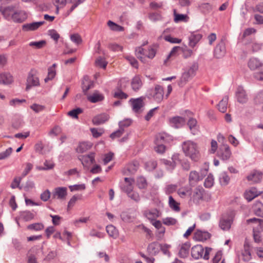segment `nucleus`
<instances>
[{"mask_svg":"<svg viewBox=\"0 0 263 263\" xmlns=\"http://www.w3.org/2000/svg\"><path fill=\"white\" fill-rule=\"evenodd\" d=\"M67 3L66 0H54L53 4L56 7L55 13L59 14V10L64 8Z\"/></svg>","mask_w":263,"mask_h":263,"instance_id":"46","label":"nucleus"},{"mask_svg":"<svg viewBox=\"0 0 263 263\" xmlns=\"http://www.w3.org/2000/svg\"><path fill=\"white\" fill-rule=\"evenodd\" d=\"M155 150L158 153L162 154L165 151V146L163 143H155Z\"/></svg>","mask_w":263,"mask_h":263,"instance_id":"62","label":"nucleus"},{"mask_svg":"<svg viewBox=\"0 0 263 263\" xmlns=\"http://www.w3.org/2000/svg\"><path fill=\"white\" fill-rule=\"evenodd\" d=\"M129 102L132 105L133 110L135 112H138L144 105L143 99L142 98L131 99L129 100Z\"/></svg>","mask_w":263,"mask_h":263,"instance_id":"15","label":"nucleus"},{"mask_svg":"<svg viewBox=\"0 0 263 263\" xmlns=\"http://www.w3.org/2000/svg\"><path fill=\"white\" fill-rule=\"evenodd\" d=\"M190 248V244L189 242H185L179 246V255L180 257L185 258L189 255Z\"/></svg>","mask_w":263,"mask_h":263,"instance_id":"20","label":"nucleus"},{"mask_svg":"<svg viewBox=\"0 0 263 263\" xmlns=\"http://www.w3.org/2000/svg\"><path fill=\"white\" fill-rule=\"evenodd\" d=\"M159 244L157 242H153L149 244L147 247L148 251L152 254H156L158 252Z\"/></svg>","mask_w":263,"mask_h":263,"instance_id":"49","label":"nucleus"},{"mask_svg":"<svg viewBox=\"0 0 263 263\" xmlns=\"http://www.w3.org/2000/svg\"><path fill=\"white\" fill-rule=\"evenodd\" d=\"M109 119L108 115L105 114L98 115L95 116L92 119V123L93 124L98 125L103 124L107 121Z\"/></svg>","mask_w":263,"mask_h":263,"instance_id":"24","label":"nucleus"},{"mask_svg":"<svg viewBox=\"0 0 263 263\" xmlns=\"http://www.w3.org/2000/svg\"><path fill=\"white\" fill-rule=\"evenodd\" d=\"M252 208L254 213L256 216L263 218V204L259 201H256Z\"/></svg>","mask_w":263,"mask_h":263,"instance_id":"30","label":"nucleus"},{"mask_svg":"<svg viewBox=\"0 0 263 263\" xmlns=\"http://www.w3.org/2000/svg\"><path fill=\"white\" fill-rule=\"evenodd\" d=\"M181 49L182 52L183 57L184 58L191 57L193 54V50L186 47L185 48H181Z\"/></svg>","mask_w":263,"mask_h":263,"instance_id":"60","label":"nucleus"},{"mask_svg":"<svg viewBox=\"0 0 263 263\" xmlns=\"http://www.w3.org/2000/svg\"><path fill=\"white\" fill-rule=\"evenodd\" d=\"M168 136L166 134H159L157 135L155 143H165L167 140Z\"/></svg>","mask_w":263,"mask_h":263,"instance_id":"51","label":"nucleus"},{"mask_svg":"<svg viewBox=\"0 0 263 263\" xmlns=\"http://www.w3.org/2000/svg\"><path fill=\"white\" fill-rule=\"evenodd\" d=\"M192 78L186 71H185L182 74L179 84L182 85L185 84L189 80Z\"/></svg>","mask_w":263,"mask_h":263,"instance_id":"53","label":"nucleus"},{"mask_svg":"<svg viewBox=\"0 0 263 263\" xmlns=\"http://www.w3.org/2000/svg\"><path fill=\"white\" fill-rule=\"evenodd\" d=\"M139 166V163L137 161H134L133 162L129 163L126 167L125 169L129 174L135 173Z\"/></svg>","mask_w":263,"mask_h":263,"instance_id":"39","label":"nucleus"},{"mask_svg":"<svg viewBox=\"0 0 263 263\" xmlns=\"http://www.w3.org/2000/svg\"><path fill=\"white\" fill-rule=\"evenodd\" d=\"M95 153H90L88 155H82L79 157L84 167H89L95 162Z\"/></svg>","mask_w":263,"mask_h":263,"instance_id":"5","label":"nucleus"},{"mask_svg":"<svg viewBox=\"0 0 263 263\" xmlns=\"http://www.w3.org/2000/svg\"><path fill=\"white\" fill-rule=\"evenodd\" d=\"M67 195V188L65 187H59L54 189L53 193V197L59 199H65Z\"/></svg>","mask_w":263,"mask_h":263,"instance_id":"12","label":"nucleus"},{"mask_svg":"<svg viewBox=\"0 0 263 263\" xmlns=\"http://www.w3.org/2000/svg\"><path fill=\"white\" fill-rule=\"evenodd\" d=\"M211 237V235L207 232H202L201 231H197L194 235L195 239L198 241H204L209 239Z\"/></svg>","mask_w":263,"mask_h":263,"instance_id":"31","label":"nucleus"},{"mask_svg":"<svg viewBox=\"0 0 263 263\" xmlns=\"http://www.w3.org/2000/svg\"><path fill=\"white\" fill-rule=\"evenodd\" d=\"M205 195L204 190L202 188L196 187L193 192V200L196 203H199L200 201L204 199Z\"/></svg>","mask_w":263,"mask_h":263,"instance_id":"7","label":"nucleus"},{"mask_svg":"<svg viewBox=\"0 0 263 263\" xmlns=\"http://www.w3.org/2000/svg\"><path fill=\"white\" fill-rule=\"evenodd\" d=\"M0 11L4 17L8 20L12 19V15L14 13L13 8L10 7L3 8L1 6L0 7Z\"/></svg>","mask_w":263,"mask_h":263,"instance_id":"28","label":"nucleus"},{"mask_svg":"<svg viewBox=\"0 0 263 263\" xmlns=\"http://www.w3.org/2000/svg\"><path fill=\"white\" fill-rule=\"evenodd\" d=\"M203 252V249L200 245L195 246L192 248V256L196 259H198L199 258L201 257Z\"/></svg>","mask_w":263,"mask_h":263,"instance_id":"27","label":"nucleus"},{"mask_svg":"<svg viewBox=\"0 0 263 263\" xmlns=\"http://www.w3.org/2000/svg\"><path fill=\"white\" fill-rule=\"evenodd\" d=\"M232 221V219H225L222 218L220 221L219 226L223 230H228L231 227Z\"/></svg>","mask_w":263,"mask_h":263,"instance_id":"44","label":"nucleus"},{"mask_svg":"<svg viewBox=\"0 0 263 263\" xmlns=\"http://www.w3.org/2000/svg\"><path fill=\"white\" fill-rule=\"evenodd\" d=\"M127 194L130 199L136 202H138L140 199L139 194L137 192L133 191V190L132 191H130L129 192L127 193Z\"/></svg>","mask_w":263,"mask_h":263,"instance_id":"61","label":"nucleus"},{"mask_svg":"<svg viewBox=\"0 0 263 263\" xmlns=\"http://www.w3.org/2000/svg\"><path fill=\"white\" fill-rule=\"evenodd\" d=\"M144 215L147 219L153 221L159 217L160 212L157 209H154L145 211Z\"/></svg>","mask_w":263,"mask_h":263,"instance_id":"21","label":"nucleus"},{"mask_svg":"<svg viewBox=\"0 0 263 263\" xmlns=\"http://www.w3.org/2000/svg\"><path fill=\"white\" fill-rule=\"evenodd\" d=\"M177 193L182 198H189L192 194V188L189 186L181 187L178 189Z\"/></svg>","mask_w":263,"mask_h":263,"instance_id":"14","label":"nucleus"},{"mask_svg":"<svg viewBox=\"0 0 263 263\" xmlns=\"http://www.w3.org/2000/svg\"><path fill=\"white\" fill-rule=\"evenodd\" d=\"M158 46L156 44L150 46L145 52V57L153 59L156 55Z\"/></svg>","mask_w":263,"mask_h":263,"instance_id":"35","label":"nucleus"},{"mask_svg":"<svg viewBox=\"0 0 263 263\" xmlns=\"http://www.w3.org/2000/svg\"><path fill=\"white\" fill-rule=\"evenodd\" d=\"M200 33H192L189 37V45L191 48H194L202 38Z\"/></svg>","mask_w":263,"mask_h":263,"instance_id":"13","label":"nucleus"},{"mask_svg":"<svg viewBox=\"0 0 263 263\" xmlns=\"http://www.w3.org/2000/svg\"><path fill=\"white\" fill-rule=\"evenodd\" d=\"M262 176V174L261 172L254 171L247 176V179L249 181H251L254 183H257L261 181Z\"/></svg>","mask_w":263,"mask_h":263,"instance_id":"17","label":"nucleus"},{"mask_svg":"<svg viewBox=\"0 0 263 263\" xmlns=\"http://www.w3.org/2000/svg\"><path fill=\"white\" fill-rule=\"evenodd\" d=\"M34 216L35 214L30 211H23L20 213V219L28 221L33 219Z\"/></svg>","mask_w":263,"mask_h":263,"instance_id":"40","label":"nucleus"},{"mask_svg":"<svg viewBox=\"0 0 263 263\" xmlns=\"http://www.w3.org/2000/svg\"><path fill=\"white\" fill-rule=\"evenodd\" d=\"M95 65L97 67L105 69L107 65V62L104 58L100 57L96 59L95 61Z\"/></svg>","mask_w":263,"mask_h":263,"instance_id":"55","label":"nucleus"},{"mask_svg":"<svg viewBox=\"0 0 263 263\" xmlns=\"http://www.w3.org/2000/svg\"><path fill=\"white\" fill-rule=\"evenodd\" d=\"M214 184V178L212 175H209L204 181V186L206 187L210 188Z\"/></svg>","mask_w":263,"mask_h":263,"instance_id":"64","label":"nucleus"},{"mask_svg":"<svg viewBox=\"0 0 263 263\" xmlns=\"http://www.w3.org/2000/svg\"><path fill=\"white\" fill-rule=\"evenodd\" d=\"M142 85V83L141 81V79L139 76H135L132 80L131 82V86L132 89L137 91L141 87Z\"/></svg>","mask_w":263,"mask_h":263,"instance_id":"32","label":"nucleus"},{"mask_svg":"<svg viewBox=\"0 0 263 263\" xmlns=\"http://www.w3.org/2000/svg\"><path fill=\"white\" fill-rule=\"evenodd\" d=\"M226 52L224 43L221 41L216 46L214 50V56L217 58L223 57Z\"/></svg>","mask_w":263,"mask_h":263,"instance_id":"9","label":"nucleus"},{"mask_svg":"<svg viewBox=\"0 0 263 263\" xmlns=\"http://www.w3.org/2000/svg\"><path fill=\"white\" fill-rule=\"evenodd\" d=\"M246 222L248 224L253 223L255 224H257V227H255V230L258 232H263V219L253 218L247 219Z\"/></svg>","mask_w":263,"mask_h":263,"instance_id":"22","label":"nucleus"},{"mask_svg":"<svg viewBox=\"0 0 263 263\" xmlns=\"http://www.w3.org/2000/svg\"><path fill=\"white\" fill-rule=\"evenodd\" d=\"M44 166H37L36 169L39 171L48 170L53 168L54 164L52 161L46 160L44 163Z\"/></svg>","mask_w":263,"mask_h":263,"instance_id":"45","label":"nucleus"},{"mask_svg":"<svg viewBox=\"0 0 263 263\" xmlns=\"http://www.w3.org/2000/svg\"><path fill=\"white\" fill-rule=\"evenodd\" d=\"M187 125L192 133L195 135L198 129L196 120L194 118H190L187 122Z\"/></svg>","mask_w":263,"mask_h":263,"instance_id":"36","label":"nucleus"},{"mask_svg":"<svg viewBox=\"0 0 263 263\" xmlns=\"http://www.w3.org/2000/svg\"><path fill=\"white\" fill-rule=\"evenodd\" d=\"M39 85V79L36 76L35 71H31L27 77L26 90L28 91L32 87L38 86Z\"/></svg>","mask_w":263,"mask_h":263,"instance_id":"3","label":"nucleus"},{"mask_svg":"<svg viewBox=\"0 0 263 263\" xmlns=\"http://www.w3.org/2000/svg\"><path fill=\"white\" fill-rule=\"evenodd\" d=\"M174 21L176 23L179 22H186L189 21V17L186 14H178L176 10H174Z\"/></svg>","mask_w":263,"mask_h":263,"instance_id":"42","label":"nucleus"},{"mask_svg":"<svg viewBox=\"0 0 263 263\" xmlns=\"http://www.w3.org/2000/svg\"><path fill=\"white\" fill-rule=\"evenodd\" d=\"M124 181V184L121 187L122 190L125 192L126 193L129 192L130 191H132L133 189L132 184L134 182L133 179L132 178H125Z\"/></svg>","mask_w":263,"mask_h":263,"instance_id":"29","label":"nucleus"},{"mask_svg":"<svg viewBox=\"0 0 263 263\" xmlns=\"http://www.w3.org/2000/svg\"><path fill=\"white\" fill-rule=\"evenodd\" d=\"M87 99L91 103H95L102 101L104 99V96L98 91H96L91 95H88Z\"/></svg>","mask_w":263,"mask_h":263,"instance_id":"23","label":"nucleus"},{"mask_svg":"<svg viewBox=\"0 0 263 263\" xmlns=\"http://www.w3.org/2000/svg\"><path fill=\"white\" fill-rule=\"evenodd\" d=\"M93 145V144L89 141L80 142L77 148L76 152L79 153H84L90 149Z\"/></svg>","mask_w":263,"mask_h":263,"instance_id":"10","label":"nucleus"},{"mask_svg":"<svg viewBox=\"0 0 263 263\" xmlns=\"http://www.w3.org/2000/svg\"><path fill=\"white\" fill-rule=\"evenodd\" d=\"M151 95L156 102H160L164 96L163 88L159 85H156L154 89L152 90Z\"/></svg>","mask_w":263,"mask_h":263,"instance_id":"6","label":"nucleus"},{"mask_svg":"<svg viewBox=\"0 0 263 263\" xmlns=\"http://www.w3.org/2000/svg\"><path fill=\"white\" fill-rule=\"evenodd\" d=\"M46 44L45 41H40L39 42H31L29 45L31 47H34L36 49H40L43 47Z\"/></svg>","mask_w":263,"mask_h":263,"instance_id":"56","label":"nucleus"},{"mask_svg":"<svg viewBox=\"0 0 263 263\" xmlns=\"http://www.w3.org/2000/svg\"><path fill=\"white\" fill-rule=\"evenodd\" d=\"M93 86V82H91L87 77L84 78L82 84V88L83 91L86 93Z\"/></svg>","mask_w":263,"mask_h":263,"instance_id":"41","label":"nucleus"},{"mask_svg":"<svg viewBox=\"0 0 263 263\" xmlns=\"http://www.w3.org/2000/svg\"><path fill=\"white\" fill-rule=\"evenodd\" d=\"M248 67L252 70L259 69L263 66V63L256 58H251L248 62Z\"/></svg>","mask_w":263,"mask_h":263,"instance_id":"11","label":"nucleus"},{"mask_svg":"<svg viewBox=\"0 0 263 263\" xmlns=\"http://www.w3.org/2000/svg\"><path fill=\"white\" fill-rule=\"evenodd\" d=\"M182 148L186 156L192 160L197 161L200 157L198 144L192 140H186L182 143Z\"/></svg>","mask_w":263,"mask_h":263,"instance_id":"1","label":"nucleus"},{"mask_svg":"<svg viewBox=\"0 0 263 263\" xmlns=\"http://www.w3.org/2000/svg\"><path fill=\"white\" fill-rule=\"evenodd\" d=\"M229 98L228 96H225L219 102L218 105V108L219 110L222 112H225L227 109V104Z\"/></svg>","mask_w":263,"mask_h":263,"instance_id":"43","label":"nucleus"},{"mask_svg":"<svg viewBox=\"0 0 263 263\" xmlns=\"http://www.w3.org/2000/svg\"><path fill=\"white\" fill-rule=\"evenodd\" d=\"M261 193L262 192L258 191L256 188L251 187L245 192L244 195L248 201H251Z\"/></svg>","mask_w":263,"mask_h":263,"instance_id":"8","label":"nucleus"},{"mask_svg":"<svg viewBox=\"0 0 263 263\" xmlns=\"http://www.w3.org/2000/svg\"><path fill=\"white\" fill-rule=\"evenodd\" d=\"M170 123L173 126L178 128L184 124L185 120L182 117L177 116L170 118Z\"/></svg>","mask_w":263,"mask_h":263,"instance_id":"25","label":"nucleus"},{"mask_svg":"<svg viewBox=\"0 0 263 263\" xmlns=\"http://www.w3.org/2000/svg\"><path fill=\"white\" fill-rule=\"evenodd\" d=\"M230 178L226 172H222L220 175L219 181L221 185H227L230 182Z\"/></svg>","mask_w":263,"mask_h":263,"instance_id":"47","label":"nucleus"},{"mask_svg":"<svg viewBox=\"0 0 263 263\" xmlns=\"http://www.w3.org/2000/svg\"><path fill=\"white\" fill-rule=\"evenodd\" d=\"M86 188L84 184H75L73 185H70L69 189L71 192L82 191L84 190Z\"/></svg>","mask_w":263,"mask_h":263,"instance_id":"58","label":"nucleus"},{"mask_svg":"<svg viewBox=\"0 0 263 263\" xmlns=\"http://www.w3.org/2000/svg\"><path fill=\"white\" fill-rule=\"evenodd\" d=\"M137 185L140 189H146L147 186V183L145 178L139 177L137 180Z\"/></svg>","mask_w":263,"mask_h":263,"instance_id":"50","label":"nucleus"},{"mask_svg":"<svg viewBox=\"0 0 263 263\" xmlns=\"http://www.w3.org/2000/svg\"><path fill=\"white\" fill-rule=\"evenodd\" d=\"M91 133L94 138H98L102 136V135L104 133L103 129L100 128H92L90 129Z\"/></svg>","mask_w":263,"mask_h":263,"instance_id":"57","label":"nucleus"},{"mask_svg":"<svg viewBox=\"0 0 263 263\" xmlns=\"http://www.w3.org/2000/svg\"><path fill=\"white\" fill-rule=\"evenodd\" d=\"M168 204L170 207L175 211H179V203L176 202L172 196H169L168 198Z\"/></svg>","mask_w":263,"mask_h":263,"instance_id":"48","label":"nucleus"},{"mask_svg":"<svg viewBox=\"0 0 263 263\" xmlns=\"http://www.w3.org/2000/svg\"><path fill=\"white\" fill-rule=\"evenodd\" d=\"M208 170H201L200 172L191 171L189 174V180L191 184H194L202 180L207 174Z\"/></svg>","mask_w":263,"mask_h":263,"instance_id":"2","label":"nucleus"},{"mask_svg":"<svg viewBox=\"0 0 263 263\" xmlns=\"http://www.w3.org/2000/svg\"><path fill=\"white\" fill-rule=\"evenodd\" d=\"M80 198L77 195H74L72 197V198L70 199L69 201L68 202V205H67V210H70L75 204L77 201Z\"/></svg>","mask_w":263,"mask_h":263,"instance_id":"63","label":"nucleus"},{"mask_svg":"<svg viewBox=\"0 0 263 263\" xmlns=\"http://www.w3.org/2000/svg\"><path fill=\"white\" fill-rule=\"evenodd\" d=\"M83 111L82 109L80 108H77L69 111L68 115L73 118H78V116Z\"/></svg>","mask_w":263,"mask_h":263,"instance_id":"59","label":"nucleus"},{"mask_svg":"<svg viewBox=\"0 0 263 263\" xmlns=\"http://www.w3.org/2000/svg\"><path fill=\"white\" fill-rule=\"evenodd\" d=\"M128 97V95L124 92L123 90L118 89L116 90V99H119L120 100H116V106L121 105L122 102L126 100Z\"/></svg>","mask_w":263,"mask_h":263,"instance_id":"26","label":"nucleus"},{"mask_svg":"<svg viewBox=\"0 0 263 263\" xmlns=\"http://www.w3.org/2000/svg\"><path fill=\"white\" fill-rule=\"evenodd\" d=\"M13 82V76L9 72H3L0 74V84L9 85Z\"/></svg>","mask_w":263,"mask_h":263,"instance_id":"16","label":"nucleus"},{"mask_svg":"<svg viewBox=\"0 0 263 263\" xmlns=\"http://www.w3.org/2000/svg\"><path fill=\"white\" fill-rule=\"evenodd\" d=\"M44 23V22H33L30 24H27L23 26V29L25 30H35L39 28Z\"/></svg>","mask_w":263,"mask_h":263,"instance_id":"34","label":"nucleus"},{"mask_svg":"<svg viewBox=\"0 0 263 263\" xmlns=\"http://www.w3.org/2000/svg\"><path fill=\"white\" fill-rule=\"evenodd\" d=\"M56 64H53L52 66L50 67L48 69L47 77L45 79V82H47L49 80H52L56 75Z\"/></svg>","mask_w":263,"mask_h":263,"instance_id":"37","label":"nucleus"},{"mask_svg":"<svg viewBox=\"0 0 263 263\" xmlns=\"http://www.w3.org/2000/svg\"><path fill=\"white\" fill-rule=\"evenodd\" d=\"M236 96L238 102L240 103H245L248 101V96L245 90L242 88H238L237 89Z\"/></svg>","mask_w":263,"mask_h":263,"instance_id":"19","label":"nucleus"},{"mask_svg":"<svg viewBox=\"0 0 263 263\" xmlns=\"http://www.w3.org/2000/svg\"><path fill=\"white\" fill-rule=\"evenodd\" d=\"M130 123L131 121L128 119H126L120 122L119 123L120 129L116 131V138L120 137L124 131V128L129 126Z\"/></svg>","mask_w":263,"mask_h":263,"instance_id":"33","label":"nucleus"},{"mask_svg":"<svg viewBox=\"0 0 263 263\" xmlns=\"http://www.w3.org/2000/svg\"><path fill=\"white\" fill-rule=\"evenodd\" d=\"M198 69V64L197 63H194L186 71L189 74H190V76H191L192 77H193L195 75Z\"/></svg>","mask_w":263,"mask_h":263,"instance_id":"54","label":"nucleus"},{"mask_svg":"<svg viewBox=\"0 0 263 263\" xmlns=\"http://www.w3.org/2000/svg\"><path fill=\"white\" fill-rule=\"evenodd\" d=\"M44 228V225L41 223H35L28 226L27 229L30 230L39 231L43 230Z\"/></svg>","mask_w":263,"mask_h":263,"instance_id":"52","label":"nucleus"},{"mask_svg":"<svg viewBox=\"0 0 263 263\" xmlns=\"http://www.w3.org/2000/svg\"><path fill=\"white\" fill-rule=\"evenodd\" d=\"M27 17L26 13L23 11L14 12L12 15V20L17 23L24 22Z\"/></svg>","mask_w":263,"mask_h":263,"instance_id":"18","label":"nucleus"},{"mask_svg":"<svg viewBox=\"0 0 263 263\" xmlns=\"http://www.w3.org/2000/svg\"><path fill=\"white\" fill-rule=\"evenodd\" d=\"M232 155L229 146L226 144L220 145L218 152V156L222 160H227L230 159Z\"/></svg>","mask_w":263,"mask_h":263,"instance_id":"4","label":"nucleus"},{"mask_svg":"<svg viewBox=\"0 0 263 263\" xmlns=\"http://www.w3.org/2000/svg\"><path fill=\"white\" fill-rule=\"evenodd\" d=\"M136 55L142 62L146 63L145 52L142 47H137L136 49Z\"/></svg>","mask_w":263,"mask_h":263,"instance_id":"38","label":"nucleus"}]
</instances>
